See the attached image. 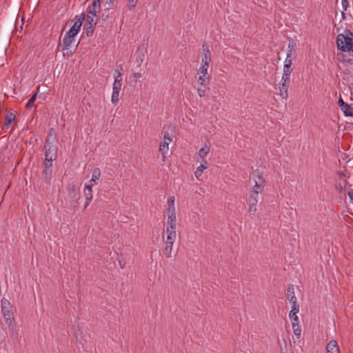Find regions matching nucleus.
I'll return each mask as SVG.
<instances>
[{
    "mask_svg": "<svg viewBox=\"0 0 353 353\" xmlns=\"http://www.w3.org/2000/svg\"><path fill=\"white\" fill-rule=\"evenodd\" d=\"M1 310L6 323L10 326V336L12 338L17 339L18 336V332L13 324L14 319L12 310V305L10 301L5 297L1 299Z\"/></svg>",
    "mask_w": 353,
    "mask_h": 353,
    "instance_id": "obj_1",
    "label": "nucleus"
},
{
    "mask_svg": "<svg viewBox=\"0 0 353 353\" xmlns=\"http://www.w3.org/2000/svg\"><path fill=\"white\" fill-rule=\"evenodd\" d=\"M353 34L350 30H345V34H339L336 37V45L339 50L347 52L353 57Z\"/></svg>",
    "mask_w": 353,
    "mask_h": 353,
    "instance_id": "obj_2",
    "label": "nucleus"
},
{
    "mask_svg": "<svg viewBox=\"0 0 353 353\" xmlns=\"http://www.w3.org/2000/svg\"><path fill=\"white\" fill-rule=\"evenodd\" d=\"M43 148L46 157H48L50 159H57V143H45Z\"/></svg>",
    "mask_w": 353,
    "mask_h": 353,
    "instance_id": "obj_3",
    "label": "nucleus"
},
{
    "mask_svg": "<svg viewBox=\"0 0 353 353\" xmlns=\"http://www.w3.org/2000/svg\"><path fill=\"white\" fill-rule=\"evenodd\" d=\"M252 175L254 179V185L252 190L259 193L262 192L265 185V180L257 171L253 172Z\"/></svg>",
    "mask_w": 353,
    "mask_h": 353,
    "instance_id": "obj_4",
    "label": "nucleus"
},
{
    "mask_svg": "<svg viewBox=\"0 0 353 353\" xmlns=\"http://www.w3.org/2000/svg\"><path fill=\"white\" fill-rule=\"evenodd\" d=\"M175 239L176 237H172L170 236V235H167L166 240L165 241V247L163 250V254L168 258L171 257L172 246Z\"/></svg>",
    "mask_w": 353,
    "mask_h": 353,
    "instance_id": "obj_5",
    "label": "nucleus"
},
{
    "mask_svg": "<svg viewBox=\"0 0 353 353\" xmlns=\"http://www.w3.org/2000/svg\"><path fill=\"white\" fill-rule=\"evenodd\" d=\"M285 79H281V81L279 85V95L282 99H287L288 97V88L290 84V80Z\"/></svg>",
    "mask_w": 353,
    "mask_h": 353,
    "instance_id": "obj_6",
    "label": "nucleus"
},
{
    "mask_svg": "<svg viewBox=\"0 0 353 353\" xmlns=\"http://www.w3.org/2000/svg\"><path fill=\"white\" fill-rule=\"evenodd\" d=\"M202 49L203 51V55L202 57L201 65L209 67L210 63L211 61V54L209 49V46L205 43L202 45Z\"/></svg>",
    "mask_w": 353,
    "mask_h": 353,
    "instance_id": "obj_7",
    "label": "nucleus"
},
{
    "mask_svg": "<svg viewBox=\"0 0 353 353\" xmlns=\"http://www.w3.org/2000/svg\"><path fill=\"white\" fill-rule=\"evenodd\" d=\"M292 59L286 58L285 60V64L283 66V76L281 79H285L290 80V74L292 71Z\"/></svg>",
    "mask_w": 353,
    "mask_h": 353,
    "instance_id": "obj_8",
    "label": "nucleus"
},
{
    "mask_svg": "<svg viewBox=\"0 0 353 353\" xmlns=\"http://www.w3.org/2000/svg\"><path fill=\"white\" fill-rule=\"evenodd\" d=\"M121 70H116V72L117 73V75L114 77V82L113 83V88L112 90L116 92H119L121 89V81H122V73L121 70H123V68L121 65H120Z\"/></svg>",
    "mask_w": 353,
    "mask_h": 353,
    "instance_id": "obj_9",
    "label": "nucleus"
},
{
    "mask_svg": "<svg viewBox=\"0 0 353 353\" xmlns=\"http://www.w3.org/2000/svg\"><path fill=\"white\" fill-rule=\"evenodd\" d=\"M85 19V15L83 13L81 14L80 15L75 16L74 19L72 20V22L74 23L72 26L71 27V29L77 33L80 30V28L82 26L83 21Z\"/></svg>",
    "mask_w": 353,
    "mask_h": 353,
    "instance_id": "obj_10",
    "label": "nucleus"
},
{
    "mask_svg": "<svg viewBox=\"0 0 353 353\" xmlns=\"http://www.w3.org/2000/svg\"><path fill=\"white\" fill-rule=\"evenodd\" d=\"M94 185L93 183L85 185L84 188V196L85 197L86 201L84 205V208H86L90 201L92 199V186Z\"/></svg>",
    "mask_w": 353,
    "mask_h": 353,
    "instance_id": "obj_11",
    "label": "nucleus"
},
{
    "mask_svg": "<svg viewBox=\"0 0 353 353\" xmlns=\"http://www.w3.org/2000/svg\"><path fill=\"white\" fill-rule=\"evenodd\" d=\"M339 105L346 117H353V108L345 103L342 99L338 101Z\"/></svg>",
    "mask_w": 353,
    "mask_h": 353,
    "instance_id": "obj_12",
    "label": "nucleus"
},
{
    "mask_svg": "<svg viewBox=\"0 0 353 353\" xmlns=\"http://www.w3.org/2000/svg\"><path fill=\"white\" fill-rule=\"evenodd\" d=\"M286 296H287L288 299L292 304L294 305V304L298 303L296 297L295 296V294H294V289L293 285L290 284L288 285V289H287Z\"/></svg>",
    "mask_w": 353,
    "mask_h": 353,
    "instance_id": "obj_13",
    "label": "nucleus"
},
{
    "mask_svg": "<svg viewBox=\"0 0 353 353\" xmlns=\"http://www.w3.org/2000/svg\"><path fill=\"white\" fill-rule=\"evenodd\" d=\"M299 303L297 304H292V310H290V313H289V317L292 322H299V317L298 316L296 315V314L299 312Z\"/></svg>",
    "mask_w": 353,
    "mask_h": 353,
    "instance_id": "obj_14",
    "label": "nucleus"
},
{
    "mask_svg": "<svg viewBox=\"0 0 353 353\" xmlns=\"http://www.w3.org/2000/svg\"><path fill=\"white\" fill-rule=\"evenodd\" d=\"M327 353H340L339 347L334 340L330 341L326 346Z\"/></svg>",
    "mask_w": 353,
    "mask_h": 353,
    "instance_id": "obj_15",
    "label": "nucleus"
},
{
    "mask_svg": "<svg viewBox=\"0 0 353 353\" xmlns=\"http://www.w3.org/2000/svg\"><path fill=\"white\" fill-rule=\"evenodd\" d=\"M172 127L170 125H165L163 128L161 134L163 136V141H167L168 142H171L172 141V133H170V132H172Z\"/></svg>",
    "mask_w": 353,
    "mask_h": 353,
    "instance_id": "obj_16",
    "label": "nucleus"
},
{
    "mask_svg": "<svg viewBox=\"0 0 353 353\" xmlns=\"http://www.w3.org/2000/svg\"><path fill=\"white\" fill-rule=\"evenodd\" d=\"M101 10V6L97 4L96 3H92V4L89 5L87 8V14H91L92 16H97V13H98Z\"/></svg>",
    "mask_w": 353,
    "mask_h": 353,
    "instance_id": "obj_17",
    "label": "nucleus"
},
{
    "mask_svg": "<svg viewBox=\"0 0 353 353\" xmlns=\"http://www.w3.org/2000/svg\"><path fill=\"white\" fill-rule=\"evenodd\" d=\"M53 169L51 168H43V175L45 181L50 184V180L52 177Z\"/></svg>",
    "mask_w": 353,
    "mask_h": 353,
    "instance_id": "obj_18",
    "label": "nucleus"
},
{
    "mask_svg": "<svg viewBox=\"0 0 353 353\" xmlns=\"http://www.w3.org/2000/svg\"><path fill=\"white\" fill-rule=\"evenodd\" d=\"M168 145H169V142H168L167 141H163L162 143H160V145H159V152H161V155H162V159H163V161H165V154L167 153L168 150Z\"/></svg>",
    "mask_w": 353,
    "mask_h": 353,
    "instance_id": "obj_19",
    "label": "nucleus"
},
{
    "mask_svg": "<svg viewBox=\"0 0 353 353\" xmlns=\"http://www.w3.org/2000/svg\"><path fill=\"white\" fill-rule=\"evenodd\" d=\"M46 143H58L56 131L53 128L50 129Z\"/></svg>",
    "mask_w": 353,
    "mask_h": 353,
    "instance_id": "obj_20",
    "label": "nucleus"
},
{
    "mask_svg": "<svg viewBox=\"0 0 353 353\" xmlns=\"http://www.w3.org/2000/svg\"><path fill=\"white\" fill-rule=\"evenodd\" d=\"M39 90V86L37 88V92L31 97V98L28 101L26 108L27 109H31L32 107L34 106V102L37 96V92Z\"/></svg>",
    "mask_w": 353,
    "mask_h": 353,
    "instance_id": "obj_21",
    "label": "nucleus"
},
{
    "mask_svg": "<svg viewBox=\"0 0 353 353\" xmlns=\"http://www.w3.org/2000/svg\"><path fill=\"white\" fill-rule=\"evenodd\" d=\"M101 176V172L99 168H96L93 170L92 174V179L90 181V184L93 183L94 185L97 184V181L99 179V177Z\"/></svg>",
    "mask_w": 353,
    "mask_h": 353,
    "instance_id": "obj_22",
    "label": "nucleus"
},
{
    "mask_svg": "<svg viewBox=\"0 0 353 353\" xmlns=\"http://www.w3.org/2000/svg\"><path fill=\"white\" fill-rule=\"evenodd\" d=\"M74 41V39L68 37V36L65 35L63 39V50H67L68 48L71 46Z\"/></svg>",
    "mask_w": 353,
    "mask_h": 353,
    "instance_id": "obj_23",
    "label": "nucleus"
},
{
    "mask_svg": "<svg viewBox=\"0 0 353 353\" xmlns=\"http://www.w3.org/2000/svg\"><path fill=\"white\" fill-rule=\"evenodd\" d=\"M292 324L294 334L296 336L298 339H299L301 334V326L299 324V322H292Z\"/></svg>",
    "mask_w": 353,
    "mask_h": 353,
    "instance_id": "obj_24",
    "label": "nucleus"
},
{
    "mask_svg": "<svg viewBox=\"0 0 353 353\" xmlns=\"http://www.w3.org/2000/svg\"><path fill=\"white\" fill-rule=\"evenodd\" d=\"M15 115L13 113H9L6 115L5 121H4V126L6 128H8L10 125L12 123V122L14 120Z\"/></svg>",
    "mask_w": 353,
    "mask_h": 353,
    "instance_id": "obj_25",
    "label": "nucleus"
},
{
    "mask_svg": "<svg viewBox=\"0 0 353 353\" xmlns=\"http://www.w3.org/2000/svg\"><path fill=\"white\" fill-rule=\"evenodd\" d=\"M209 77L199 75L198 78V84L199 85V86L205 87L206 84L209 82Z\"/></svg>",
    "mask_w": 353,
    "mask_h": 353,
    "instance_id": "obj_26",
    "label": "nucleus"
},
{
    "mask_svg": "<svg viewBox=\"0 0 353 353\" xmlns=\"http://www.w3.org/2000/svg\"><path fill=\"white\" fill-rule=\"evenodd\" d=\"M95 16L87 14L86 21L85 25L95 26L97 20L94 19Z\"/></svg>",
    "mask_w": 353,
    "mask_h": 353,
    "instance_id": "obj_27",
    "label": "nucleus"
},
{
    "mask_svg": "<svg viewBox=\"0 0 353 353\" xmlns=\"http://www.w3.org/2000/svg\"><path fill=\"white\" fill-rule=\"evenodd\" d=\"M210 149L209 148H202L199 151V156L202 159V161H204L206 163V161L204 160L205 157L209 153Z\"/></svg>",
    "mask_w": 353,
    "mask_h": 353,
    "instance_id": "obj_28",
    "label": "nucleus"
},
{
    "mask_svg": "<svg viewBox=\"0 0 353 353\" xmlns=\"http://www.w3.org/2000/svg\"><path fill=\"white\" fill-rule=\"evenodd\" d=\"M166 233H167V235H170V236L176 237V226H172V225H168L167 228H166Z\"/></svg>",
    "mask_w": 353,
    "mask_h": 353,
    "instance_id": "obj_29",
    "label": "nucleus"
},
{
    "mask_svg": "<svg viewBox=\"0 0 353 353\" xmlns=\"http://www.w3.org/2000/svg\"><path fill=\"white\" fill-rule=\"evenodd\" d=\"M207 168V166L203 165V164H201L197 168H196V170L194 172V175L195 176L199 179L200 178V176L202 175V172L204 170H205Z\"/></svg>",
    "mask_w": 353,
    "mask_h": 353,
    "instance_id": "obj_30",
    "label": "nucleus"
},
{
    "mask_svg": "<svg viewBox=\"0 0 353 353\" xmlns=\"http://www.w3.org/2000/svg\"><path fill=\"white\" fill-rule=\"evenodd\" d=\"M296 46V43L293 41H290L288 43V50L287 53V57L288 59H292V52L293 48Z\"/></svg>",
    "mask_w": 353,
    "mask_h": 353,
    "instance_id": "obj_31",
    "label": "nucleus"
},
{
    "mask_svg": "<svg viewBox=\"0 0 353 353\" xmlns=\"http://www.w3.org/2000/svg\"><path fill=\"white\" fill-rule=\"evenodd\" d=\"M95 26L84 25V29L87 37H92Z\"/></svg>",
    "mask_w": 353,
    "mask_h": 353,
    "instance_id": "obj_32",
    "label": "nucleus"
},
{
    "mask_svg": "<svg viewBox=\"0 0 353 353\" xmlns=\"http://www.w3.org/2000/svg\"><path fill=\"white\" fill-rule=\"evenodd\" d=\"M176 215L168 216L167 224L168 225L176 226Z\"/></svg>",
    "mask_w": 353,
    "mask_h": 353,
    "instance_id": "obj_33",
    "label": "nucleus"
},
{
    "mask_svg": "<svg viewBox=\"0 0 353 353\" xmlns=\"http://www.w3.org/2000/svg\"><path fill=\"white\" fill-rule=\"evenodd\" d=\"M56 159H50L45 157V160H44V162L43 163V168H51V167H52V163Z\"/></svg>",
    "mask_w": 353,
    "mask_h": 353,
    "instance_id": "obj_34",
    "label": "nucleus"
},
{
    "mask_svg": "<svg viewBox=\"0 0 353 353\" xmlns=\"http://www.w3.org/2000/svg\"><path fill=\"white\" fill-rule=\"evenodd\" d=\"M119 92L112 90L111 101L113 104H117L119 101Z\"/></svg>",
    "mask_w": 353,
    "mask_h": 353,
    "instance_id": "obj_35",
    "label": "nucleus"
},
{
    "mask_svg": "<svg viewBox=\"0 0 353 353\" xmlns=\"http://www.w3.org/2000/svg\"><path fill=\"white\" fill-rule=\"evenodd\" d=\"M208 68L209 67H208V66H204V65H201L200 68L199 69V70L197 72V74L199 75L206 76V74L208 73Z\"/></svg>",
    "mask_w": 353,
    "mask_h": 353,
    "instance_id": "obj_36",
    "label": "nucleus"
},
{
    "mask_svg": "<svg viewBox=\"0 0 353 353\" xmlns=\"http://www.w3.org/2000/svg\"><path fill=\"white\" fill-rule=\"evenodd\" d=\"M139 0H128L127 6L130 10H132L137 6Z\"/></svg>",
    "mask_w": 353,
    "mask_h": 353,
    "instance_id": "obj_37",
    "label": "nucleus"
},
{
    "mask_svg": "<svg viewBox=\"0 0 353 353\" xmlns=\"http://www.w3.org/2000/svg\"><path fill=\"white\" fill-rule=\"evenodd\" d=\"M114 0H107L104 3V7L105 8V10L112 9L114 6Z\"/></svg>",
    "mask_w": 353,
    "mask_h": 353,
    "instance_id": "obj_38",
    "label": "nucleus"
},
{
    "mask_svg": "<svg viewBox=\"0 0 353 353\" xmlns=\"http://www.w3.org/2000/svg\"><path fill=\"white\" fill-rule=\"evenodd\" d=\"M335 188L339 194L343 193L345 191V187L341 183H336L335 185Z\"/></svg>",
    "mask_w": 353,
    "mask_h": 353,
    "instance_id": "obj_39",
    "label": "nucleus"
},
{
    "mask_svg": "<svg viewBox=\"0 0 353 353\" xmlns=\"http://www.w3.org/2000/svg\"><path fill=\"white\" fill-rule=\"evenodd\" d=\"M143 53L141 52L137 54V63H138V65H140L141 64V63L143 62Z\"/></svg>",
    "mask_w": 353,
    "mask_h": 353,
    "instance_id": "obj_40",
    "label": "nucleus"
},
{
    "mask_svg": "<svg viewBox=\"0 0 353 353\" xmlns=\"http://www.w3.org/2000/svg\"><path fill=\"white\" fill-rule=\"evenodd\" d=\"M167 212H168V216L176 215L174 206H168Z\"/></svg>",
    "mask_w": 353,
    "mask_h": 353,
    "instance_id": "obj_41",
    "label": "nucleus"
},
{
    "mask_svg": "<svg viewBox=\"0 0 353 353\" xmlns=\"http://www.w3.org/2000/svg\"><path fill=\"white\" fill-rule=\"evenodd\" d=\"M78 33L74 30H72L71 28L65 33V35L68 36V37H70V38H72V39H74L75 36Z\"/></svg>",
    "mask_w": 353,
    "mask_h": 353,
    "instance_id": "obj_42",
    "label": "nucleus"
},
{
    "mask_svg": "<svg viewBox=\"0 0 353 353\" xmlns=\"http://www.w3.org/2000/svg\"><path fill=\"white\" fill-rule=\"evenodd\" d=\"M205 87H203V86H199L198 89H197V92L199 95L200 97H202L205 95Z\"/></svg>",
    "mask_w": 353,
    "mask_h": 353,
    "instance_id": "obj_43",
    "label": "nucleus"
},
{
    "mask_svg": "<svg viewBox=\"0 0 353 353\" xmlns=\"http://www.w3.org/2000/svg\"><path fill=\"white\" fill-rule=\"evenodd\" d=\"M248 203L249 205H256L258 203V199L248 198Z\"/></svg>",
    "mask_w": 353,
    "mask_h": 353,
    "instance_id": "obj_44",
    "label": "nucleus"
},
{
    "mask_svg": "<svg viewBox=\"0 0 353 353\" xmlns=\"http://www.w3.org/2000/svg\"><path fill=\"white\" fill-rule=\"evenodd\" d=\"M256 210V205H249L248 212L250 215H255Z\"/></svg>",
    "mask_w": 353,
    "mask_h": 353,
    "instance_id": "obj_45",
    "label": "nucleus"
},
{
    "mask_svg": "<svg viewBox=\"0 0 353 353\" xmlns=\"http://www.w3.org/2000/svg\"><path fill=\"white\" fill-rule=\"evenodd\" d=\"M341 4H342V7L343 8V10L345 11L347 10V8H348L349 6V2H348V0H342V2H341Z\"/></svg>",
    "mask_w": 353,
    "mask_h": 353,
    "instance_id": "obj_46",
    "label": "nucleus"
},
{
    "mask_svg": "<svg viewBox=\"0 0 353 353\" xmlns=\"http://www.w3.org/2000/svg\"><path fill=\"white\" fill-rule=\"evenodd\" d=\"M259 193L258 192H254V190H252L250 193L249 198H254L258 199L259 197Z\"/></svg>",
    "mask_w": 353,
    "mask_h": 353,
    "instance_id": "obj_47",
    "label": "nucleus"
},
{
    "mask_svg": "<svg viewBox=\"0 0 353 353\" xmlns=\"http://www.w3.org/2000/svg\"><path fill=\"white\" fill-rule=\"evenodd\" d=\"M168 206H174V196H171L168 201Z\"/></svg>",
    "mask_w": 353,
    "mask_h": 353,
    "instance_id": "obj_48",
    "label": "nucleus"
},
{
    "mask_svg": "<svg viewBox=\"0 0 353 353\" xmlns=\"http://www.w3.org/2000/svg\"><path fill=\"white\" fill-rule=\"evenodd\" d=\"M347 194H348V196L350 197V199L351 202L353 203V190H350L347 192Z\"/></svg>",
    "mask_w": 353,
    "mask_h": 353,
    "instance_id": "obj_49",
    "label": "nucleus"
},
{
    "mask_svg": "<svg viewBox=\"0 0 353 353\" xmlns=\"http://www.w3.org/2000/svg\"><path fill=\"white\" fill-rule=\"evenodd\" d=\"M134 77L135 79L141 78V73H140V72H135V73H134Z\"/></svg>",
    "mask_w": 353,
    "mask_h": 353,
    "instance_id": "obj_50",
    "label": "nucleus"
},
{
    "mask_svg": "<svg viewBox=\"0 0 353 353\" xmlns=\"http://www.w3.org/2000/svg\"><path fill=\"white\" fill-rule=\"evenodd\" d=\"M92 3H96L97 4L101 6V0H93Z\"/></svg>",
    "mask_w": 353,
    "mask_h": 353,
    "instance_id": "obj_51",
    "label": "nucleus"
},
{
    "mask_svg": "<svg viewBox=\"0 0 353 353\" xmlns=\"http://www.w3.org/2000/svg\"><path fill=\"white\" fill-rule=\"evenodd\" d=\"M108 17V15H105L104 14H102V18L103 20H106Z\"/></svg>",
    "mask_w": 353,
    "mask_h": 353,
    "instance_id": "obj_52",
    "label": "nucleus"
},
{
    "mask_svg": "<svg viewBox=\"0 0 353 353\" xmlns=\"http://www.w3.org/2000/svg\"><path fill=\"white\" fill-rule=\"evenodd\" d=\"M339 177H340V178H342V177H345V175L343 173H341V172H340V173L339 174Z\"/></svg>",
    "mask_w": 353,
    "mask_h": 353,
    "instance_id": "obj_53",
    "label": "nucleus"
},
{
    "mask_svg": "<svg viewBox=\"0 0 353 353\" xmlns=\"http://www.w3.org/2000/svg\"><path fill=\"white\" fill-rule=\"evenodd\" d=\"M347 184H348V182H347L346 180H345V181H344V184H343V186L345 188V186H346Z\"/></svg>",
    "mask_w": 353,
    "mask_h": 353,
    "instance_id": "obj_54",
    "label": "nucleus"
},
{
    "mask_svg": "<svg viewBox=\"0 0 353 353\" xmlns=\"http://www.w3.org/2000/svg\"><path fill=\"white\" fill-rule=\"evenodd\" d=\"M72 192L74 193V196H76V193H75L74 188H72Z\"/></svg>",
    "mask_w": 353,
    "mask_h": 353,
    "instance_id": "obj_55",
    "label": "nucleus"
},
{
    "mask_svg": "<svg viewBox=\"0 0 353 353\" xmlns=\"http://www.w3.org/2000/svg\"><path fill=\"white\" fill-rule=\"evenodd\" d=\"M120 265H121V268H123V264H121V263H120Z\"/></svg>",
    "mask_w": 353,
    "mask_h": 353,
    "instance_id": "obj_56",
    "label": "nucleus"
},
{
    "mask_svg": "<svg viewBox=\"0 0 353 353\" xmlns=\"http://www.w3.org/2000/svg\"><path fill=\"white\" fill-rule=\"evenodd\" d=\"M342 15H343V17H345L344 12H342Z\"/></svg>",
    "mask_w": 353,
    "mask_h": 353,
    "instance_id": "obj_57",
    "label": "nucleus"
},
{
    "mask_svg": "<svg viewBox=\"0 0 353 353\" xmlns=\"http://www.w3.org/2000/svg\"><path fill=\"white\" fill-rule=\"evenodd\" d=\"M352 94L353 95V91L352 92Z\"/></svg>",
    "mask_w": 353,
    "mask_h": 353,
    "instance_id": "obj_58",
    "label": "nucleus"
}]
</instances>
